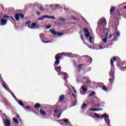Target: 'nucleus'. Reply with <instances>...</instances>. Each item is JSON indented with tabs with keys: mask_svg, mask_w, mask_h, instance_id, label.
Listing matches in <instances>:
<instances>
[{
	"mask_svg": "<svg viewBox=\"0 0 126 126\" xmlns=\"http://www.w3.org/2000/svg\"><path fill=\"white\" fill-rule=\"evenodd\" d=\"M62 59V56H61V53H58L55 56V60L56 61L54 64V66H57V65H59L60 63V60Z\"/></svg>",
	"mask_w": 126,
	"mask_h": 126,
	"instance_id": "nucleus-1",
	"label": "nucleus"
},
{
	"mask_svg": "<svg viewBox=\"0 0 126 126\" xmlns=\"http://www.w3.org/2000/svg\"><path fill=\"white\" fill-rule=\"evenodd\" d=\"M101 117L102 119H105L104 121L108 126H111V124H110V121L109 119V116L108 115V114L105 113L104 114L101 115Z\"/></svg>",
	"mask_w": 126,
	"mask_h": 126,
	"instance_id": "nucleus-2",
	"label": "nucleus"
},
{
	"mask_svg": "<svg viewBox=\"0 0 126 126\" xmlns=\"http://www.w3.org/2000/svg\"><path fill=\"white\" fill-rule=\"evenodd\" d=\"M97 24L99 27H102L103 26H105V25L107 24V21H106V19L102 18L100 19V20L98 21Z\"/></svg>",
	"mask_w": 126,
	"mask_h": 126,
	"instance_id": "nucleus-3",
	"label": "nucleus"
},
{
	"mask_svg": "<svg viewBox=\"0 0 126 126\" xmlns=\"http://www.w3.org/2000/svg\"><path fill=\"white\" fill-rule=\"evenodd\" d=\"M49 32H51L52 35H55L57 36H62V35L63 34V33L60 32H57L54 29H51L49 30Z\"/></svg>",
	"mask_w": 126,
	"mask_h": 126,
	"instance_id": "nucleus-4",
	"label": "nucleus"
},
{
	"mask_svg": "<svg viewBox=\"0 0 126 126\" xmlns=\"http://www.w3.org/2000/svg\"><path fill=\"white\" fill-rule=\"evenodd\" d=\"M38 27H39V26L36 24V23H32L31 26H29V28H30V29H37Z\"/></svg>",
	"mask_w": 126,
	"mask_h": 126,
	"instance_id": "nucleus-5",
	"label": "nucleus"
},
{
	"mask_svg": "<svg viewBox=\"0 0 126 126\" xmlns=\"http://www.w3.org/2000/svg\"><path fill=\"white\" fill-rule=\"evenodd\" d=\"M120 32L117 31L116 32L115 35L114 36L113 40H111V42L117 41V40L118 39L117 37H120Z\"/></svg>",
	"mask_w": 126,
	"mask_h": 126,
	"instance_id": "nucleus-6",
	"label": "nucleus"
},
{
	"mask_svg": "<svg viewBox=\"0 0 126 126\" xmlns=\"http://www.w3.org/2000/svg\"><path fill=\"white\" fill-rule=\"evenodd\" d=\"M6 24H7V21L4 19H1L0 21V25L4 26V25H6Z\"/></svg>",
	"mask_w": 126,
	"mask_h": 126,
	"instance_id": "nucleus-7",
	"label": "nucleus"
},
{
	"mask_svg": "<svg viewBox=\"0 0 126 126\" xmlns=\"http://www.w3.org/2000/svg\"><path fill=\"white\" fill-rule=\"evenodd\" d=\"M102 108H90V110L91 112H97L98 111H102Z\"/></svg>",
	"mask_w": 126,
	"mask_h": 126,
	"instance_id": "nucleus-8",
	"label": "nucleus"
},
{
	"mask_svg": "<svg viewBox=\"0 0 126 126\" xmlns=\"http://www.w3.org/2000/svg\"><path fill=\"white\" fill-rule=\"evenodd\" d=\"M109 74L110 77L115 78V72H114V70L113 69H111V70L109 71Z\"/></svg>",
	"mask_w": 126,
	"mask_h": 126,
	"instance_id": "nucleus-9",
	"label": "nucleus"
},
{
	"mask_svg": "<svg viewBox=\"0 0 126 126\" xmlns=\"http://www.w3.org/2000/svg\"><path fill=\"white\" fill-rule=\"evenodd\" d=\"M5 126H10V120L6 119L4 121Z\"/></svg>",
	"mask_w": 126,
	"mask_h": 126,
	"instance_id": "nucleus-10",
	"label": "nucleus"
},
{
	"mask_svg": "<svg viewBox=\"0 0 126 126\" xmlns=\"http://www.w3.org/2000/svg\"><path fill=\"white\" fill-rule=\"evenodd\" d=\"M115 10H116V7H112L110 8V12L111 15H114V12H115Z\"/></svg>",
	"mask_w": 126,
	"mask_h": 126,
	"instance_id": "nucleus-11",
	"label": "nucleus"
},
{
	"mask_svg": "<svg viewBox=\"0 0 126 126\" xmlns=\"http://www.w3.org/2000/svg\"><path fill=\"white\" fill-rule=\"evenodd\" d=\"M14 18L15 19L16 21H18L20 17H19V14L18 13L14 15Z\"/></svg>",
	"mask_w": 126,
	"mask_h": 126,
	"instance_id": "nucleus-12",
	"label": "nucleus"
},
{
	"mask_svg": "<svg viewBox=\"0 0 126 126\" xmlns=\"http://www.w3.org/2000/svg\"><path fill=\"white\" fill-rule=\"evenodd\" d=\"M47 17H49L48 15H43L42 17H40L37 19V20H44V19L47 18Z\"/></svg>",
	"mask_w": 126,
	"mask_h": 126,
	"instance_id": "nucleus-13",
	"label": "nucleus"
},
{
	"mask_svg": "<svg viewBox=\"0 0 126 126\" xmlns=\"http://www.w3.org/2000/svg\"><path fill=\"white\" fill-rule=\"evenodd\" d=\"M41 107V104L40 103H36L34 106V108L35 109V110H37V109H39V108Z\"/></svg>",
	"mask_w": 126,
	"mask_h": 126,
	"instance_id": "nucleus-14",
	"label": "nucleus"
},
{
	"mask_svg": "<svg viewBox=\"0 0 126 126\" xmlns=\"http://www.w3.org/2000/svg\"><path fill=\"white\" fill-rule=\"evenodd\" d=\"M116 60L117 59H116L115 57L113 58V59L110 60V63H111V66H114V62H116Z\"/></svg>",
	"mask_w": 126,
	"mask_h": 126,
	"instance_id": "nucleus-15",
	"label": "nucleus"
},
{
	"mask_svg": "<svg viewBox=\"0 0 126 126\" xmlns=\"http://www.w3.org/2000/svg\"><path fill=\"white\" fill-rule=\"evenodd\" d=\"M2 86H3V87L6 90H7L9 92H10V89H9V88H8L7 86H6V85H5V84H3V85H2Z\"/></svg>",
	"mask_w": 126,
	"mask_h": 126,
	"instance_id": "nucleus-16",
	"label": "nucleus"
},
{
	"mask_svg": "<svg viewBox=\"0 0 126 126\" xmlns=\"http://www.w3.org/2000/svg\"><path fill=\"white\" fill-rule=\"evenodd\" d=\"M0 101H1L2 103H3V102H5V101H6V99L3 97V96L0 95Z\"/></svg>",
	"mask_w": 126,
	"mask_h": 126,
	"instance_id": "nucleus-17",
	"label": "nucleus"
},
{
	"mask_svg": "<svg viewBox=\"0 0 126 126\" xmlns=\"http://www.w3.org/2000/svg\"><path fill=\"white\" fill-rule=\"evenodd\" d=\"M55 70L58 72L59 71H61L62 70V67L61 66H58L55 67Z\"/></svg>",
	"mask_w": 126,
	"mask_h": 126,
	"instance_id": "nucleus-18",
	"label": "nucleus"
},
{
	"mask_svg": "<svg viewBox=\"0 0 126 126\" xmlns=\"http://www.w3.org/2000/svg\"><path fill=\"white\" fill-rule=\"evenodd\" d=\"M59 121H60L61 122H62V121H63V122H64V123H66L67 124H70V121H68V119H65L60 120Z\"/></svg>",
	"mask_w": 126,
	"mask_h": 126,
	"instance_id": "nucleus-19",
	"label": "nucleus"
},
{
	"mask_svg": "<svg viewBox=\"0 0 126 126\" xmlns=\"http://www.w3.org/2000/svg\"><path fill=\"white\" fill-rule=\"evenodd\" d=\"M39 112H40L41 115H42V116H46V112H45L42 109H40Z\"/></svg>",
	"mask_w": 126,
	"mask_h": 126,
	"instance_id": "nucleus-20",
	"label": "nucleus"
},
{
	"mask_svg": "<svg viewBox=\"0 0 126 126\" xmlns=\"http://www.w3.org/2000/svg\"><path fill=\"white\" fill-rule=\"evenodd\" d=\"M58 72V75H62V74H64V75H67V73L62 72V71H59Z\"/></svg>",
	"mask_w": 126,
	"mask_h": 126,
	"instance_id": "nucleus-21",
	"label": "nucleus"
},
{
	"mask_svg": "<svg viewBox=\"0 0 126 126\" xmlns=\"http://www.w3.org/2000/svg\"><path fill=\"white\" fill-rule=\"evenodd\" d=\"M63 99H64V95H63V94H62L59 97V101L62 102V101L63 100Z\"/></svg>",
	"mask_w": 126,
	"mask_h": 126,
	"instance_id": "nucleus-22",
	"label": "nucleus"
},
{
	"mask_svg": "<svg viewBox=\"0 0 126 126\" xmlns=\"http://www.w3.org/2000/svg\"><path fill=\"white\" fill-rule=\"evenodd\" d=\"M85 57H88V60L89 61V63H92V58L88 56V55L85 56Z\"/></svg>",
	"mask_w": 126,
	"mask_h": 126,
	"instance_id": "nucleus-23",
	"label": "nucleus"
},
{
	"mask_svg": "<svg viewBox=\"0 0 126 126\" xmlns=\"http://www.w3.org/2000/svg\"><path fill=\"white\" fill-rule=\"evenodd\" d=\"M13 122H14V123H15L17 125H18V124H19V122L18 121V120H17V119H16L15 118H13Z\"/></svg>",
	"mask_w": 126,
	"mask_h": 126,
	"instance_id": "nucleus-24",
	"label": "nucleus"
},
{
	"mask_svg": "<svg viewBox=\"0 0 126 126\" xmlns=\"http://www.w3.org/2000/svg\"><path fill=\"white\" fill-rule=\"evenodd\" d=\"M62 54V55H63V56H64V57H68V56H69V55H70V53H69L63 52Z\"/></svg>",
	"mask_w": 126,
	"mask_h": 126,
	"instance_id": "nucleus-25",
	"label": "nucleus"
},
{
	"mask_svg": "<svg viewBox=\"0 0 126 126\" xmlns=\"http://www.w3.org/2000/svg\"><path fill=\"white\" fill-rule=\"evenodd\" d=\"M82 90L83 91V92H87L88 89H87V88L84 87V86H82Z\"/></svg>",
	"mask_w": 126,
	"mask_h": 126,
	"instance_id": "nucleus-26",
	"label": "nucleus"
},
{
	"mask_svg": "<svg viewBox=\"0 0 126 126\" xmlns=\"http://www.w3.org/2000/svg\"><path fill=\"white\" fill-rule=\"evenodd\" d=\"M18 14H19V16H20L21 18H22V19L24 18V14L21 12H19Z\"/></svg>",
	"mask_w": 126,
	"mask_h": 126,
	"instance_id": "nucleus-27",
	"label": "nucleus"
},
{
	"mask_svg": "<svg viewBox=\"0 0 126 126\" xmlns=\"http://www.w3.org/2000/svg\"><path fill=\"white\" fill-rule=\"evenodd\" d=\"M18 103L22 107H23V106H24V104L23 103V102H22V101H21V100L18 101Z\"/></svg>",
	"mask_w": 126,
	"mask_h": 126,
	"instance_id": "nucleus-28",
	"label": "nucleus"
},
{
	"mask_svg": "<svg viewBox=\"0 0 126 126\" xmlns=\"http://www.w3.org/2000/svg\"><path fill=\"white\" fill-rule=\"evenodd\" d=\"M114 79H115V78H113V77H111L110 78H109V81L110 84L113 83V82L114 81Z\"/></svg>",
	"mask_w": 126,
	"mask_h": 126,
	"instance_id": "nucleus-29",
	"label": "nucleus"
},
{
	"mask_svg": "<svg viewBox=\"0 0 126 126\" xmlns=\"http://www.w3.org/2000/svg\"><path fill=\"white\" fill-rule=\"evenodd\" d=\"M95 94L96 93H95V92H93L89 94V97H91V96H94Z\"/></svg>",
	"mask_w": 126,
	"mask_h": 126,
	"instance_id": "nucleus-30",
	"label": "nucleus"
},
{
	"mask_svg": "<svg viewBox=\"0 0 126 126\" xmlns=\"http://www.w3.org/2000/svg\"><path fill=\"white\" fill-rule=\"evenodd\" d=\"M94 116L96 118H98L99 119H102V116H99V114L97 113H94Z\"/></svg>",
	"mask_w": 126,
	"mask_h": 126,
	"instance_id": "nucleus-31",
	"label": "nucleus"
},
{
	"mask_svg": "<svg viewBox=\"0 0 126 126\" xmlns=\"http://www.w3.org/2000/svg\"><path fill=\"white\" fill-rule=\"evenodd\" d=\"M45 37V34L44 33H41L40 34V38L42 40H43V38H44Z\"/></svg>",
	"mask_w": 126,
	"mask_h": 126,
	"instance_id": "nucleus-32",
	"label": "nucleus"
},
{
	"mask_svg": "<svg viewBox=\"0 0 126 126\" xmlns=\"http://www.w3.org/2000/svg\"><path fill=\"white\" fill-rule=\"evenodd\" d=\"M84 33H89V30H88V29L85 28L84 30Z\"/></svg>",
	"mask_w": 126,
	"mask_h": 126,
	"instance_id": "nucleus-33",
	"label": "nucleus"
},
{
	"mask_svg": "<svg viewBox=\"0 0 126 126\" xmlns=\"http://www.w3.org/2000/svg\"><path fill=\"white\" fill-rule=\"evenodd\" d=\"M56 8H60L61 9H63V7L60 4H56Z\"/></svg>",
	"mask_w": 126,
	"mask_h": 126,
	"instance_id": "nucleus-34",
	"label": "nucleus"
},
{
	"mask_svg": "<svg viewBox=\"0 0 126 126\" xmlns=\"http://www.w3.org/2000/svg\"><path fill=\"white\" fill-rule=\"evenodd\" d=\"M9 93H10V94L12 95V96L13 97V98L14 99H15V100H16L17 98H16V97L15 96V95H14V94H13V93H12L11 92H9Z\"/></svg>",
	"mask_w": 126,
	"mask_h": 126,
	"instance_id": "nucleus-35",
	"label": "nucleus"
},
{
	"mask_svg": "<svg viewBox=\"0 0 126 126\" xmlns=\"http://www.w3.org/2000/svg\"><path fill=\"white\" fill-rule=\"evenodd\" d=\"M102 89L104 91H105L106 92V91H108V89H107L106 88V86H103L102 87Z\"/></svg>",
	"mask_w": 126,
	"mask_h": 126,
	"instance_id": "nucleus-36",
	"label": "nucleus"
},
{
	"mask_svg": "<svg viewBox=\"0 0 126 126\" xmlns=\"http://www.w3.org/2000/svg\"><path fill=\"white\" fill-rule=\"evenodd\" d=\"M59 20L62 22H65V19H64V18H61L59 19Z\"/></svg>",
	"mask_w": 126,
	"mask_h": 126,
	"instance_id": "nucleus-37",
	"label": "nucleus"
},
{
	"mask_svg": "<svg viewBox=\"0 0 126 126\" xmlns=\"http://www.w3.org/2000/svg\"><path fill=\"white\" fill-rule=\"evenodd\" d=\"M0 79H1L2 85H3V84H5V82H4V81H3V79H2V77H1V76L0 77Z\"/></svg>",
	"mask_w": 126,
	"mask_h": 126,
	"instance_id": "nucleus-38",
	"label": "nucleus"
},
{
	"mask_svg": "<svg viewBox=\"0 0 126 126\" xmlns=\"http://www.w3.org/2000/svg\"><path fill=\"white\" fill-rule=\"evenodd\" d=\"M86 106H87V105L86 104L83 103L81 107V109H84V108H85V107H86Z\"/></svg>",
	"mask_w": 126,
	"mask_h": 126,
	"instance_id": "nucleus-39",
	"label": "nucleus"
},
{
	"mask_svg": "<svg viewBox=\"0 0 126 126\" xmlns=\"http://www.w3.org/2000/svg\"><path fill=\"white\" fill-rule=\"evenodd\" d=\"M92 39H93L92 36H90L89 37L90 43H92V44L93 43V41H92Z\"/></svg>",
	"mask_w": 126,
	"mask_h": 126,
	"instance_id": "nucleus-40",
	"label": "nucleus"
},
{
	"mask_svg": "<svg viewBox=\"0 0 126 126\" xmlns=\"http://www.w3.org/2000/svg\"><path fill=\"white\" fill-rule=\"evenodd\" d=\"M85 36H86L87 38H88L90 36V32H88L86 34H85Z\"/></svg>",
	"mask_w": 126,
	"mask_h": 126,
	"instance_id": "nucleus-41",
	"label": "nucleus"
},
{
	"mask_svg": "<svg viewBox=\"0 0 126 126\" xmlns=\"http://www.w3.org/2000/svg\"><path fill=\"white\" fill-rule=\"evenodd\" d=\"M48 17H47V18H49V19H56V18L54 16H48Z\"/></svg>",
	"mask_w": 126,
	"mask_h": 126,
	"instance_id": "nucleus-42",
	"label": "nucleus"
},
{
	"mask_svg": "<svg viewBox=\"0 0 126 126\" xmlns=\"http://www.w3.org/2000/svg\"><path fill=\"white\" fill-rule=\"evenodd\" d=\"M51 27H52V26L51 25V24H49L48 26H46V29H50Z\"/></svg>",
	"mask_w": 126,
	"mask_h": 126,
	"instance_id": "nucleus-43",
	"label": "nucleus"
},
{
	"mask_svg": "<svg viewBox=\"0 0 126 126\" xmlns=\"http://www.w3.org/2000/svg\"><path fill=\"white\" fill-rule=\"evenodd\" d=\"M55 26H56V27H59V26H60V25H61L60 23H58V22L55 23Z\"/></svg>",
	"mask_w": 126,
	"mask_h": 126,
	"instance_id": "nucleus-44",
	"label": "nucleus"
},
{
	"mask_svg": "<svg viewBox=\"0 0 126 126\" xmlns=\"http://www.w3.org/2000/svg\"><path fill=\"white\" fill-rule=\"evenodd\" d=\"M103 41L104 43H107V36L103 39Z\"/></svg>",
	"mask_w": 126,
	"mask_h": 126,
	"instance_id": "nucleus-45",
	"label": "nucleus"
},
{
	"mask_svg": "<svg viewBox=\"0 0 126 126\" xmlns=\"http://www.w3.org/2000/svg\"><path fill=\"white\" fill-rule=\"evenodd\" d=\"M83 66V65H82V64H80L78 65V68H79V69H81V68L82 67V66Z\"/></svg>",
	"mask_w": 126,
	"mask_h": 126,
	"instance_id": "nucleus-46",
	"label": "nucleus"
},
{
	"mask_svg": "<svg viewBox=\"0 0 126 126\" xmlns=\"http://www.w3.org/2000/svg\"><path fill=\"white\" fill-rule=\"evenodd\" d=\"M30 23H31V21H28L26 23V24L28 25V27H29V26H30Z\"/></svg>",
	"mask_w": 126,
	"mask_h": 126,
	"instance_id": "nucleus-47",
	"label": "nucleus"
},
{
	"mask_svg": "<svg viewBox=\"0 0 126 126\" xmlns=\"http://www.w3.org/2000/svg\"><path fill=\"white\" fill-rule=\"evenodd\" d=\"M41 42L42 43H44V44H46L47 43H50V41H43V40H42Z\"/></svg>",
	"mask_w": 126,
	"mask_h": 126,
	"instance_id": "nucleus-48",
	"label": "nucleus"
},
{
	"mask_svg": "<svg viewBox=\"0 0 126 126\" xmlns=\"http://www.w3.org/2000/svg\"><path fill=\"white\" fill-rule=\"evenodd\" d=\"M39 9H40L41 11H44V8H43V6H41L39 7Z\"/></svg>",
	"mask_w": 126,
	"mask_h": 126,
	"instance_id": "nucleus-49",
	"label": "nucleus"
},
{
	"mask_svg": "<svg viewBox=\"0 0 126 126\" xmlns=\"http://www.w3.org/2000/svg\"><path fill=\"white\" fill-rule=\"evenodd\" d=\"M3 18H9V16H6V15H4L3 16Z\"/></svg>",
	"mask_w": 126,
	"mask_h": 126,
	"instance_id": "nucleus-50",
	"label": "nucleus"
},
{
	"mask_svg": "<svg viewBox=\"0 0 126 126\" xmlns=\"http://www.w3.org/2000/svg\"><path fill=\"white\" fill-rule=\"evenodd\" d=\"M98 47L100 50L103 49V48L102 47L101 45H98Z\"/></svg>",
	"mask_w": 126,
	"mask_h": 126,
	"instance_id": "nucleus-51",
	"label": "nucleus"
},
{
	"mask_svg": "<svg viewBox=\"0 0 126 126\" xmlns=\"http://www.w3.org/2000/svg\"><path fill=\"white\" fill-rule=\"evenodd\" d=\"M10 17H11V19H12V21L13 22H14V21H15V20L14 19V18H13V17H12V16H10Z\"/></svg>",
	"mask_w": 126,
	"mask_h": 126,
	"instance_id": "nucleus-52",
	"label": "nucleus"
},
{
	"mask_svg": "<svg viewBox=\"0 0 126 126\" xmlns=\"http://www.w3.org/2000/svg\"><path fill=\"white\" fill-rule=\"evenodd\" d=\"M1 17H2V13H0V21L1 20Z\"/></svg>",
	"mask_w": 126,
	"mask_h": 126,
	"instance_id": "nucleus-53",
	"label": "nucleus"
},
{
	"mask_svg": "<svg viewBox=\"0 0 126 126\" xmlns=\"http://www.w3.org/2000/svg\"><path fill=\"white\" fill-rule=\"evenodd\" d=\"M54 113H59V110H58L57 109H55Z\"/></svg>",
	"mask_w": 126,
	"mask_h": 126,
	"instance_id": "nucleus-54",
	"label": "nucleus"
},
{
	"mask_svg": "<svg viewBox=\"0 0 126 126\" xmlns=\"http://www.w3.org/2000/svg\"><path fill=\"white\" fill-rule=\"evenodd\" d=\"M72 18L74 19V20H78V19L76 18V17H72Z\"/></svg>",
	"mask_w": 126,
	"mask_h": 126,
	"instance_id": "nucleus-55",
	"label": "nucleus"
},
{
	"mask_svg": "<svg viewBox=\"0 0 126 126\" xmlns=\"http://www.w3.org/2000/svg\"><path fill=\"white\" fill-rule=\"evenodd\" d=\"M36 13H37L38 15H40V13H41V12H40V11H36Z\"/></svg>",
	"mask_w": 126,
	"mask_h": 126,
	"instance_id": "nucleus-56",
	"label": "nucleus"
},
{
	"mask_svg": "<svg viewBox=\"0 0 126 126\" xmlns=\"http://www.w3.org/2000/svg\"><path fill=\"white\" fill-rule=\"evenodd\" d=\"M81 39L82 41H84V39H83V35H82V34H81Z\"/></svg>",
	"mask_w": 126,
	"mask_h": 126,
	"instance_id": "nucleus-57",
	"label": "nucleus"
},
{
	"mask_svg": "<svg viewBox=\"0 0 126 126\" xmlns=\"http://www.w3.org/2000/svg\"><path fill=\"white\" fill-rule=\"evenodd\" d=\"M16 118H17V119H20V117L19 116V115L17 114V115H16Z\"/></svg>",
	"mask_w": 126,
	"mask_h": 126,
	"instance_id": "nucleus-58",
	"label": "nucleus"
},
{
	"mask_svg": "<svg viewBox=\"0 0 126 126\" xmlns=\"http://www.w3.org/2000/svg\"><path fill=\"white\" fill-rule=\"evenodd\" d=\"M63 80H65L66 81H67V80H66V76H64L63 78Z\"/></svg>",
	"mask_w": 126,
	"mask_h": 126,
	"instance_id": "nucleus-59",
	"label": "nucleus"
},
{
	"mask_svg": "<svg viewBox=\"0 0 126 126\" xmlns=\"http://www.w3.org/2000/svg\"><path fill=\"white\" fill-rule=\"evenodd\" d=\"M3 116L5 117V119H7V116L5 114H3Z\"/></svg>",
	"mask_w": 126,
	"mask_h": 126,
	"instance_id": "nucleus-60",
	"label": "nucleus"
},
{
	"mask_svg": "<svg viewBox=\"0 0 126 126\" xmlns=\"http://www.w3.org/2000/svg\"><path fill=\"white\" fill-rule=\"evenodd\" d=\"M113 35H110L109 36H108V38L109 39H111V38H112V36Z\"/></svg>",
	"mask_w": 126,
	"mask_h": 126,
	"instance_id": "nucleus-61",
	"label": "nucleus"
},
{
	"mask_svg": "<svg viewBox=\"0 0 126 126\" xmlns=\"http://www.w3.org/2000/svg\"><path fill=\"white\" fill-rule=\"evenodd\" d=\"M50 8H53V7H54V5H50Z\"/></svg>",
	"mask_w": 126,
	"mask_h": 126,
	"instance_id": "nucleus-62",
	"label": "nucleus"
},
{
	"mask_svg": "<svg viewBox=\"0 0 126 126\" xmlns=\"http://www.w3.org/2000/svg\"><path fill=\"white\" fill-rule=\"evenodd\" d=\"M27 108L28 110H30V107H29V106H27Z\"/></svg>",
	"mask_w": 126,
	"mask_h": 126,
	"instance_id": "nucleus-63",
	"label": "nucleus"
},
{
	"mask_svg": "<svg viewBox=\"0 0 126 126\" xmlns=\"http://www.w3.org/2000/svg\"><path fill=\"white\" fill-rule=\"evenodd\" d=\"M72 96H73L74 97H75V94H72Z\"/></svg>",
	"mask_w": 126,
	"mask_h": 126,
	"instance_id": "nucleus-64",
	"label": "nucleus"
}]
</instances>
